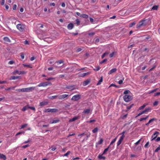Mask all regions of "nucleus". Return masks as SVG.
Returning a JSON list of instances; mask_svg holds the SVG:
<instances>
[{
	"instance_id": "49",
	"label": "nucleus",
	"mask_w": 160,
	"mask_h": 160,
	"mask_svg": "<svg viewBox=\"0 0 160 160\" xmlns=\"http://www.w3.org/2000/svg\"><path fill=\"white\" fill-rule=\"evenodd\" d=\"M129 92H130V91L129 90H127L124 91L123 94L126 95V94H128Z\"/></svg>"
},
{
	"instance_id": "59",
	"label": "nucleus",
	"mask_w": 160,
	"mask_h": 160,
	"mask_svg": "<svg viewBox=\"0 0 160 160\" xmlns=\"http://www.w3.org/2000/svg\"><path fill=\"white\" fill-rule=\"evenodd\" d=\"M23 43L25 45H28L29 44L28 41L27 40H25L24 42Z\"/></svg>"
},
{
	"instance_id": "57",
	"label": "nucleus",
	"mask_w": 160,
	"mask_h": 160,
	"mask_svg": "<svg viewBox=\"0 0 160 160\" xmlns=\"http://www.w3.org/2000/svg\"><path fill=\"white\" fill-rule=\"evenodd\" d=\"M29 145L28 144H27L26 145H23V146H22V148H26L29 147Z\"/></svg>"
},
{
	"instance_id": "10",
	"label": "nucleus",
	"mask_w": 160,
	"mask_h": 160,
	"mask_svg": "<svg viewBox=\"0 0 160 160\" xmlns=\"http://www.w3.org/2000/svg\"><path fill=\"white\" fill-rule=\"evenodd\" d=\"M157 120V119L156 118H152L150 120H149L148 123H146L145 125L146 126H148L151 122H152L154 121H156Z\"/></svg>"
},
{
	"instance_id": "9",
	"label": "nucleus",
	"mask_w": 160,
	"mask_h": 160,
	"mask_svg": "<svg viewBox=\"0 0 160 160\" xmlns=\"http://www.w3.org/2000/svg\"><path fill=\"white\" fill-rule=\"evenodd\" d=\"M144 20H142L140 21L139 23L137 24L136 26V27L138 28H140L144 24Z\"/></svg>"
},
{
	"instance_id": "3",
	"label": "nucleus",
	"mask_w": 160,
	"mask_h": 160,
	"mask_svg": "<svg viewBox=\"0 0 160 160\" xmlns=\"http://www.w3.org/2000/svg\"><path fill=\"white\" fill-rule=\"evenodd\" d=\"M123 99L126 102H128L132 99V96L130 95H125L123 96Z\"/></svg>"
},
{
	"instance_id": "22",
	"label": "nucleus",
	"mask_w": 160,
	"mask_h": 160,
	"mask_svg": "<svg viewBox=\"0 0 160 160\" xmlns=\"http://www.w3.org/2000/svg\"><path fill=\"white\" fill-rule=\"evenodd\" d=\"M78 117H75L69 120V122H72L78 119Z\"/></svg>"
},
{
	"instance_id": "6",
	"label": "nucleus",
	"mask_w": 160,
	"mask_h": 160,
	"mask_svg": "<svg viewBox=\"0 0 160 160\" xmlns=\"http://www.w3.org/2000/svg\"><path fill=\"white\" fill-rule=\"evenodd\" d=\"M159 133V132H158L157 131L155 132L152 136L151 141L155 140V139L157 138L158 136L157 134Z\"/></svg>"
},
{
	"instance_id": "30",
	"label": "nucleus",
	"mask_w": 160,
	"mask_h": 160,
	"mask_svg": "<svg viewBox=\"0 0 160 160\" xmlns=\"http://www.w3.org/2000/svg\"><path fill=\"white\" fill-rule=\"evenodd\" d=\"M110 148V146H109L107 148L105 149L102 153V154H105L106 152L108 151L109 148Z\"/></svg>"
},
{
	"instance_id": "45",
	"label": "nucleus",
	"mask_w": 160,
	"mask_h": 160,
	"mask_svg": "<svg viewBox=\"0 0 160 160\" xmlns=\"http://www.w3.org/2000/svg\"><path fill=\"white\" fill-rule=\"evenodd\" d=\"M55 78H45V79L47 81H50L52 79H54Z\"/></svg>"
},
{
	"instance_id": "18",
	"label": "nucleus",
	"mask_w": 160,
	"mask_h": 160,
	"mask_svg": "<svg viewBox=\"0 0 160 160\" xmlns=\"http://www.w3.org/2000/svg\"><path fill=\"white\" fill-rule=\"evenodd\" d=\"M90 82V81L89 80H86L84 81L83 83V86H86L87 85H88Z\"/></svg>"
},
{
	"instance_id": "52",
	"label": "nucleus",
	"mask_w": 160,
	"mask_h": 160,
	"mask_svg": "<svg viewBox=\"0 0 160 160\" xmlns=\"http://www.w3.org/2000/svg\"><path fill=\"white\" fill-rule=\"evenodd\" d=\"M29 109H30L32 110L35 111L36 110L35 108L34 107L29 106Z\"/></svg>"
},
{
	"instance_id": "25",
	"label": "nucleus",
	"mask_w": 160,
	"mask_h": 160,
	"mask_svg": "<svg viewBox=\"0 0 160 160\" xmlns=\"http://www.w3.org/2000/svg\"><path fill=\"white\" fill-rule=\"evenodd\" d=\"M102 80H103V77L102 76L101 77L100 79L98 81V83L97 84V85H100L101 84V82H102Z\"/></svg>"
},
{
	"instance_id": "7",
	"label": "nucleus",
	"mask_w": 160,
	"mask_h": 160,
	"mask_svg": "<svg viewBox=\"0 0 160 160\" xmlns=\"http://www.w3.org/2000/svg\"><path fill=\"white\" fill-rule=\"evenodd\" d=\"M69 96L68 94H62L58 96V98L59 99H63Z\"/></svg>"
},
{
	"instance_id": "39",
	"label": "nucleus",
	"mask_w": 160,
	"mask_h": 160,
	"mask_svg": "<svg viewBox=\"0 0 160 160\" xmlns=\"http://www.w3.org/2000/svg\"><path fill=\"white\" fill-rule=\"evenodd\" d=\"M19 72L18 73V74H19V75L23 74H24L26 73L24 71H20V72Z\"/></svg>"
},
{
	"instance_id": "61",
	"label": "nucleus",
	"mask_w": 160,
	"mask_h": 160,
	"mask_svg": "<svg viewBox=\"0 0 160 160\" xmlns=\"http://www.w3.org/2000/svg\"><path fill=\"white\" fill-rule=\"evenodd\" d=\"M95 34V33L94 32H91L88 33V35L89 36H93Z\"/></svg>"
},
{
	"instance_id": "27",
	"label": "nucleus",
	"mask_w": 160,
	"mask_h": 160,
	"mask_svg": "<svg viewBox=\"0 0 160 160\" xmlns=\"http://www.w3.org/2000/svg\"><path fill=\"white\" fill-rule=\"evenodd\" d=\"M80 17L85 18H88V15L86 14H82Z\"/></svg>"
},
{
	"instance_id": "4",
	"label": "nucleus",
	"mask_w": 160,
	"mask_h": 160,
	"mask_svg": "<svg viewBox=\"0 0 160 160\" xmlns=\"http://www.w3.org/2000/svg\"><path fill=\"white\" fill-rule=\"evenodd\" d=\"M58 111V109L56 108H48L46 109L44 112H54Z\"/></svg>"
},
{
	"instance_id": "63",
	"label": "nucleus",
	"mask_w": 160,
	"mask_h": 160,
	"mask_svg": "<svg viewBox=\"0 0 160 160\" xmlns=\"http://www.w3.org/2000/svg\"><path fill=\"white\" fill-rule=\"evenodd\" d=\"M90 21L92 23H93L94 19L92 18H90Z\"/></svg>"
},
{
	"instance_id": "58",
	"label": "nucleus",
	"mask_w": 160,
	"mask_h": 160,
	"mask_svg": "<svg viewBox=\"0 0 160 160\" xmlns=\"http://www.w3.org/2000/svg\"><path fill=\"white\" fill-rule=\"evenodd\" d=\"M124 80V78L122 80H120L118 82V83L120 84H121L123 83V80Z\"/></svg>"
},
{
	"instance_id": "16",
	"label": "nucleus",
	"mask_w": 160,
	"mask_h": 160,
	"mask_svg": "<svg viewBox=\"0 0 160 160\" xmlns=\"http://www.w3.org/2000/svg\"><path fill=\"white\" fill-rule=\"evenodd\" d=\"M117 69L116 68H113L108 73V74H111L117 71Z\"/></svg>"
},
{
	"instance_id": "60",
	"label": "nucleus",
	"mask_w": 160,
	"mask_h": 160,
	"mask_svg": "<svg viewBox=\"0 0 160 160\" xmlns=\"http://www.w3.org/2000/svg\"><path fill=\"white\" fill-rule=\"evenodd\" d=\"M63 61L62 60H59L57 62V63L58 64H61L63 62Z\"/></svg>"
},
{
	"instance_id": "46",
	"label": "nucleus",
	"mask_w": 160,
	"mask_h": 160,
	"mask_svg": "<svg viewBox=\"0 0 160 160\" xmlns=\"http://www.w3.org/2000/svg\"><path fill=\"white\" fill-rule=\"evenodd\" d=\"M0 3L2 5H3L5 3V0H1Z\"/></svg>"
},
{
	"instance_id": "5",
	"label": "nucleus",
	"mask_w": 160,
	"mask_h": 160,
	"mask_svg": "<svg viewBox=\"0 0 160 160\" xmlns=\"http://www.w3.org/2000/svg\"><path fill=\"white\" fill-rule=\"evenodd\" d=\"M81 98V95L79 94L73 96L71 100H74L76 101L79 100Z\"/></svg>"
},
{
	"instance_id": "32",
	"label": "nucleus",
	"mask_w": 160,
	"mask_h": 160,
	"mask_svg": "<svg viewBox=\"0 0 160 160\" xmlns=\"http://www.w3.org/2000/svg\"><path fill=\"white\" fill-rule=\"evenodd\" d=\"M58 97V96L57 95L52 96L49 97V98L51 99H53L56 98Z\"/></svg>"
},
{
	"instance_id": "62",
	"label": "nucleus",
	"mask_w": 160,
	"mask_h": 160,
	"mask_svg": "<svg viewBox=\"0 0 160 160\" xmlns=\"http://www.w3.org/2000/svg\"><path fill=\"white\" fill-rule=\"evenodd\" d=\"M158 102L156 101H155L153 103V105L154 106H156L158 105Z\"/></svg>"
},
{
	"instance_id": "40",
	"label": "nucleus",
	"mask_w": 160,
	"mask_h": 160,
	"mask_svg": "<svg viewBox=\"0 0 160 160\" xmlns=\"http://www.w3.org/2000/svg\"><path fill=\"white\" fill-rule=\"evenodd\" d=\"M27 125H28L27 124H23L21 126L20 129H22L24 128H25V127H27Z\"/></svg>"
},
{
	"instance_id": "54",
	"label": "nucleus",
	"mask_w": 160,
	"mask_h": 160,
	"mask_svg": "<svg viewBox=\"0 0 160 160\" xmlns=\"http://www.w3.org/2000/svg\"><path fill=\"white\" fill-rule=\"evenodd\" d=\"M114 54V52H113L109 54V57L111 58L113 56Z\"/></svg>"
},
{
	"instance_id": "55",
	"label": "nucleus",
	"mask_w": 160,
	"mask_h": 160,
	"mask_svg": "<svg viewBox=\"0 0 160 160\" xmlns=\"http://www.w3.org/2000/svg\"><path fill=\"white\" fill-rule=\"evenodd\" d=\"M24 133V132H23V131H22V132H18V133H17L16 134V136H18L19 135H20L22 133Z\"/></svg>"
},
{
	"instance_id": "20",
	"label": "nucleus",
	"mask_w": 160,
	"mask_h": 160,
	"mask_svg": "<svg viewBox=\"0 0 160 160\" xmlns=\"http://www.w3.org/2000/svg\"><path fill=\"white\" fill-rule=\"evenodd\" d=\"M90 109H84L82 113H83L88 114L90 113Z\"/></svg>"
},
{
	"instance_id": "56",
	"label": "nucleus",
	"mask_w": 160,
	"mask_h": 160,
	"mask_svg": "<svg viewBox=\"0 0 160 160\" xmlns=\"http://www.w3.org/2000/svg\"><path fill=\"white\" fill-rule=\"evenodd\" d=\"M107 59H104L102 61H101L100 62V63L101 64H102V63H103L104 62H105L107 61Z\"/></svg>"
},
{
	"instance_id": "42",
	"label": "nucleus",
	"mask_w": 160,
	"mask_h": 160,
	"mask_svg": "<svg viewBox=\"0 0 160 160\" xmlns=\"http://www.w3.org/2000/svg\"><path fill=\"white\" fill-rule=\"evenodd\" d=\"M111 86H113V87H115L117 88H119V87L118 86H117L115 84H113V83H112V84H111L110 86V87H111Z\"/></svg>"
},
{
	"instance_id": "11",
	"label": "nucleus",
	"mask_w": 160,
	"mask_h": 160,
	"mask_svg": "<svg viewBox=\"0 0 160 160\" xmlns=\"http://www.w3.org/2000/svg\"><path fill=\"white\" fill-rule=\"evenodd\" d=\"M66 88L68 89H70L71 91H72L75 89L74 88L73 85L68 86L66 87Z\"/></svg>"
},
{
	"instance_id": "38",
	"label": "nucleus",
	"mask_w": 160,
	"mask_h": 160,
	"mask_svg": "<svg viewBox=\"0 0 160 160\" xmlns=\"http://www.w3.org/2000/svg\"><path fill=\"white\" fill-rule=\"evenodd\" d=\"M136 24V23L135 22H133L131 23L129 25V27H132L133 26H134Z\"/></svg>"
},
{
	"instance_id": "28",
	"label": "nucleus",
	"mask_w": 160,
	"mask_h": 160,
	"mask_svg": "<svg viewBox=\"0 0 160 160\" xmlns=\"http://www.w3.org/2000/svg\"><path fill=\"white\" fill-rule=\"evenodd\" d=\"M147 105V104H144L143 105L140 107L139 108L138 110H141L143 109Z\"/></svg>"
},
{
	"instance_id": "1",
	"label": "nucleus",
	"mask_w": 160,
	"mask_h": 160,
	"mask_svg": "<svg viewBox=\"0 0 160 160\" xmlns=\"http://www.w3.org/2000/svg\"><path fill=\"white\" fill-rule=\"evenodd\" d=\"M17 28L20 31L22 32L24 30L26 26L25 25L21 24H18L17 25Z\"/></svg>"
},
{
	"instance_id": "47",
	"label": "nucleus",
	"mask_w": 160,
	"mask_h": 160,
	"mask_svg": "<svg viewBox=\"0 0 160 160\" xmlns=\"http://www.w3.org/2000/svg\"><path fill=\"white\" fill-rule=\"evenodd\" d=\"M70 151H68V152L66 153H65V154H64L63 156L65 157V156H68L69 154H70Z\"/></svg>"
},
{
	"instance_id": "19",
	"label": "nucleus",
	"mask_w": 160,
	"mask_h": 160,
	"mask_svg": "<svg viewBox=\"0 0 160 160\" xmlns=\"http://www.w3.org/2000/svg\"><path fill=\"white\" fill-rule=\"evenodd\" d=\"M0 158L2 159L3 160H6V156L2 154H0Z\"/></svg>"
},
{
	"instance_id": "41",
	"label": "nucleus",
	"mask_w": 160,
	"mask_h": 160,
	"mask_svg": "<svg viewBox=\"0 0 160 160\" xmlns=\"http://www.w3.org/2000/svg\"><path fill=\"white\" fill-rule=\"evenodd\" d=\"M76 23L77 25H79L80 24V21L79 19H77L76 20Z\"/></svg>"
},
{
	"instance_id": "53",
	"label": "nucleus",
	"mask_w": 160,
	"mask_h": 160,
	"mask_svg": "<svg viewBox=\"0 0 160 160\" xmlns=\"http://www.w3.org/2000/svg\"><path fill=\"white\" fill-rule=\"evenodd\" d=\"M23 65L24 67H29V68H32V67L30 65H27V64H23Z\"/></svg>"
},
{
	"instance_id": "13",
	"label": "nucleus",
	"mask_w": 160,
	"mask_h": 160,
	"mask_svg": "<svg viewBox=\"0 0 160 160\" xmlns=\"http://www.w3.org/2000/svg\"><path fill=\"white\" fill-rule=\"evenodd\" d=\"M117 139V137H116L111 142L110 144L109 145L110 146V147L112 145V144L116 142ZM114 147V146L113 145L112 149H113Z\"/></svg>"
},
{
	"instance_id": "44",
	"label": "nucleus",
	"mask_w": 160,
	"mask_h": 160,
	"mask_svg": "<svg viewBox=\"0 0 160 160\" xmlns=\"http://www.w3.org/2000/svg\"><path fill=\"white\" fill-rule=\"evenodd\" d=\"M144 110L146 112H148L151 110V108H147Z\"/></svg>"
},
{
	"instance_id": "36",
	"label": "nucleus",
	"mask_w": 160,
	"mask_h": 160,
	"mask_svg": "<svg viewBox=\"0 0 160 160\" xmlns=\"http://www.w3.org/2000/svg\"><path fill=\"white\" fill-rule=\"evenodd\" d=\"M126 131H123V132H122V133H121L120 134V135H122V136L120 137H121L122 138V137L123 138H124V137H125V135H124Z\"/></svg>"
},
{
	"instance_id": "21",
	"label": "nucleus",
	"mask_w": 160,
	"mask_h": 160,
	"mask_svg": "<svg viewBox=\"0 0 160 160\" xmlns=\"http://www.w3.org/2000/svg\"><path fill=\"white\" fill-rule=\"evenodd\" d=\"M3 40L6 42H11L9 38L7 37H4L3 38Z\"/></svg>"
},
{
	"instance_id": "43",
	"label": "nucleus",
	"mask_w": 160,
	"mask_h": 160,
	"mask_svg": "<svg viewBox=\"0 0 160 160\" xmlns=\"http://www.w3.org/2000/svg\"><path fill=\"white\" fill-rule=\"evenodd\" d=\"M89 72L84 73L82 74V75H81V76L82 77H84L85 76L89 74Z\"/></svg>"
},
{
	"instance_id": "35",
	"label": "nucleus",
	"mask_w": 160,
	"mask_h": 160,
	"mask_svg": "<svg viewBox=\"0 0 160 160\" xmlns=\"http://www.w3.org/2000/svg\"><path fill=\"white\" fill-rule=\"evenodd\" d=\"M133 105V104H132L130 106L127 107V110L126 111H127L128 110H130L132 108V107Z\"/></svg>"
},
{
	"instance_id": "34",
	"label": "nucleus",
	"mask_w": 160,
	"mask_h": 160,
	"mask_svg": "<svg viewBox=\"0 0 160 160\" xmlns=\"http://www.w3.org/2000/svg\"><path fill=\"white\" fill-rule=\"evenodd\" d=\"M103 141V139L102 138H101L100 140L98 142V144L100 145L102 144V143Z\"/></svg>"
},
{
	"instance_id": "14",
	"label": "nucleus",
	"mask_w": 160,
	"mask_h": 160,
	"mask_svg": "<svg viewBox=\"0 0 160 160\" xmlns=\"http://www.w3.org/2000/svg\"><path fill=\"white\" fill-rule=\"evenodd\" d=\"M123 139L124 138H123L122 137L121 138L120 137L117 143V146H119L121 143Z\"/></svg>"
},
{
	"instance_id": "33",
	"label": "nucleus",
	"mask_w": 160,
	"mask_h": 160,
	"mask_svg": "<svg viewBox=\"0 0 160 160\" xmlns=\"http://www.w3.org/2000/svg\"><path fill=\"white\" fill-rule=\"evenodd\" d=\"M86 136V137H87V138H86V140L88 139V138L90 137V135H91V133L90 132H88L86 133L85 134Z\"/></svg>"
},
{
	"instance_id": "29",
	"label": "nucleus",
	"mask_w": 160,
	"mask_h": 160,
	"mask_svg": "<svg viewBox=\"0 0 160 160\" xmlns=\"http://www.w3.org/2000/svg\"><path fill=\"white\" fill-rule=\"evenodd\" d=\"M158 8V6L154 5L152 8L151 10H157Z\"/></svg>"
},
{
	"instance_id": "31",
	"label": "nucleus",
	"mask_w": 160,
	"mask_h": 160,
	"mask_svg": "<svg viewBox=\"0 0 160 160\" xmlns=\"http://www.w3.org/2000/svg\"><path fill=\"white\" fill-rule=\"evenodd\" d=\"M98 131V129L97 127H96L94 128L92 130V132L93 133H95L97 132Z\"/></svg>"
},
{
	"instance_id": "8",
	"label": "nucleus",
	"mask_w": 160,
	"mask_h": 160,
	"mask_svg": "<svg viewBox=\"0 0 160 160\" xmlns=\"http://www.w3.org/2000/svg\"><path fill=\"white\" fill-rule=\"evenodd\" d=\"M35 88L34 87H30L26 88V92H28L33 91Z\"/></svg>"
},
{
	"instance_id": "12",
	"label": "nucleus",
	"mask_w": 160,
	"mask_h": 160,
	"mask_svg": "<svg viewBox=\"0 0 160 160\" xmlns=\"http://www.w3.org/2000/svg\"><path fill=\"white\" fill-rule=\"evenodd\" d=\"M48 102L47 101H44L43 102H40L39 104V106H44L46 105H48Z\"/></svg>"
},
{
	"instance_id": "24",
	"label": "nucleus",
	"mask_w": 160,
	"mask_h": 160,
	"mask_svg": "<svg viewBox=\"0 0 160 160\" xmlns=\"http://www.w3.org/2000/svg\"><path fill=\"white\" fill-rule=\"evenodd\" d=\"M19 78V76H12L10 78V80H15L16 79H18Z\"/></svg>"
},
{
	"instance_id": "64",
	"label": "nucleus",
	"mask_w": 160,
	"mask_h": 160,
	"mask_svg": "<svg viewBox=\"0 0 160 160\" xmlns=\"http://www.w3.org/2000/svg\"><path fill=\"white\" fill-rule=\"evenodd\" d=\"M14 63V62L13 61H9L8 63L9 64H12Z\"/></svg>"
},
{
	"instance_id": "48",
	"label": "nucleus",
	"mask_w": 160,
	"mask_h": 160,
	"mask_svg": "<svg viewBox=\"0 0 160 160\" xmlns=\"http://www.w3.org/2000/svg\"><path fill=\"white\" fill-rule=\"evenodd\" d=\"M100 67L98 66L96 67L94 69V70L96 71H98L100 69Z\"/></svg>"
},
{
	"instance_id": "23",
	"label": "nucleus",
	"mask_w": 160,
	"mask_h": 160,
	"mask_svg": "<svg viewBox=\"0 0 160 160\" xmlns=\"http://www.w3.org/2000/svg\"><path fill=\"white\" fill-rule=\"evenodd\" d=\"M102 155H103L102 154V155L99 154L98 156V157L99 159H102L103 160H104L106 158L105 157L103 156H102Z\"/></svg>"
},
{
	"instance_id": "26",
	"label": "nucleus",
	"mask_w": 160,
	"mask_h": 160,
	"mask_svg": "<svg viewBox=\"0 0 160 160\" xmlns=\"http://www.w3.org/2000/svg\"><path fill=\"white\" fill-rule=\"evenodd\" d=\"M29 106L28 105L22 108V111H25L27 109H29Z\"/></svg>"
},
{
	"instance_id": "50",
	"label": "nucleus",
	"mask_w": 160,
	"mask_h": 160,
	"mask_svg": "<svg viewBox=\"0 0 160 160\" xmlns=\"http://www.w3.org/2000/svg\"><path fill=\"white\" fill-rule=\"evenodd\" d=\"M149 144V141L148 142L146 143L144 147L145 148H147L148 147V146Z\"/></svg>"
},
{
	"instance_id": "15",
	"label": "nucleus",
	"mask_w": 160,
	"mask_h": 160,
	"mask_svg": "<svg viewBox=\"0 0 160 160\" xmlns=\"http://www.w3.org/2000/svg\"><path fill=\"white\" fill-rule=\"evenodd\" d=\"M74 27L72 23L69 24L67 26L69 30H71Z\"/></svg>"
},
{
	"instance_id": "2",
	"label": "nucleus",
	"mask_w": 160,
	"mask_h": 160,
	"mask_svg": "<svg viewBox=\"0 0 160 160\" xmlns=\"http://www.w3.org/2000/svg\"><path fill=\"white\" fill-rule=\"evenodd\" d=\"M52 83L51 82H42L40 83L39 84H38L37 87H46L48 85H51Z\"/></svg>"
},
{
	"instance_id": "17",
	"label": "nucleus",
	"mask_w": 160,
	"mask_h": 160,
	"mask_svg": "<svg viewBox=\"0 0 160 160\" xmlns=\"http://www.w3.org/2000/svg\"><path fill=\"white\" fill-rule=\"evenodd\" d=\"M60 121V120L58 119H57L56 120H52V122H50L49 123L50 124H54V123H58Z\"/></svg>"
},
{
	"instance_id": "37",
	"label": "nucleus",
	"mask_w": 160,
	"mask_h": 160,
	"mask_svg": "<svg viewBox=\"0 0 160 160\" xmlns=\"http://www.w3.org/2000/svg\"><path fill=\"white\" fill-rule=\"evenodd\" d=\"M109 53L108 52H105L104 53L102 56V58H103L106 55L108 54Z\"/></svg>"
},
{
	"instance_id": "51",
	"label": "nucleus",
	"mask_w": 160,
	"mask_h": 160,
	"mask_svg": "<svg viewBox=\"0 0 160 160\" xmlns=\"http://www.w3.org/2000/svg\"><path fill=\"white\" fill-rule=\"evenodd\" d=\"M160 150V147L159 146L154 151V152H157Z\"/></svg>"
}]
</instances>
